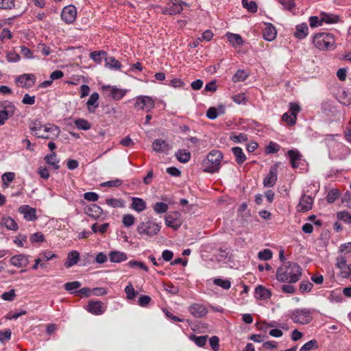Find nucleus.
Masks as SVG:
<instances>
[{"label": "nucleus", "mask_w": 351, "mask_h": 351, "mask_svg": "<svg viewBox=\"0 0 351 351\" xmlns=\"http://www.w3.org/2000/svg\"><path fill=\"white\" fill-rule=\"evenodd\" d=\"M155 106L154 100L149 96L140 95L136 97L134 107L137 110H143L146 108V111L150 112Z\"/></svg>", "instance_id": "8"}, {"label": "nucleus", "mask_w": 351, "mask_h": 351, "mask_svg": "<svg viewBox=\"0 0 351 351\" xmlns=\"http://www.w3.org/2000/svg\"><path fill=\"white\" fill-rule=\"evenodd\" d=\"M39 256L42 258V260L44 261H49L53 259V258H56L57 255L53 253L51 251H45L39 254Z\"/></svg>", "instance_id": "60"}, {"label": "nucleus", "mask_w": 351, "mask_h": 351, "mask_svg": "<svg viewBox=\"0 0 351 351\" xmlns=\"http://www.w3.org/2000/svg\"><path fill=\"white\" fill-rule=\"evenodd\" d=\"M322 16V23H326L328 24L336 23L339 21V16L332 14H328L326 12H322L320 14Z\"/></svg>", "instance_id": "31"}, {"label": "nucleus", "mask_w": 351, "mask_h": 351, "mask_svg": "<svg viewBox=\"0 0 351 351\" xmlns=\"http://www.w3.org/2000/svg\"><path fill=\"white\" fill-rule=\"evenodd\" d=\"M64 287L66 291H70L71 293H74L73 291L81 287V283L78 281H73L65 283Z\"/></svg>", "instance_id": "51"}, {"label": "nucleus", "mask_w": 351, "mask_h": 351, "mask_svg": "<svg viewBox=\"0 0 351 351\" xmlns=\"http://www.w3.org/2000/svg\"><path fill=\"white\" fill-rule=\"evenodd\" d=\"M11 335L12 331L9 328L0 330V341L4 343L5 341H9L11 338Z\"/></svg>", "instance_id": "56"}, {"label": "nucleus", "mask_w": 351, "mask_h": 351, "mask_svg": "<svg viewBox=\"0 0 351 351\" xmlns=\"http://www.w3.org/2000/svg\"><path fill=\"white\" fill-rule=\"evenodd\" d=\"M106 203L112 208L124 207V202L121 199L108 198L106 199Z\"/></svg>", "instance_id": "42"}, {"label": "nucleus", "mask_w": 351, "mask_h": 351, "mask_svg": "<svg viewBox=\"0 0 351 351\" xmlns=\"http://www.w3.org/2000/svg\"><path fill=\"white\" fill-rule=\"evenodd\" d=\"M122 184V180L119 179H115L114 180H110L101 184V186L107 187H117Z\"/></svg>", "instance_id": "62"}, {"label": "nucleus", "mask_w": 351, "mask_h": 351, "mask_svg": "<svg viewBox=\"0 0 351 351\" xmlns=\"http://www.w3.org/2000/svg\"><path fill=\"white\" fill-rule=\"evenodd\" d=\"M337 218L344 222L351 223V214L348 211H341L337 213Z\"/></svg>", "instance_id": "55"}, {"label": "nucleus", "mask_w": 351, "mask_h": 351, "mask_svg": "<svg viewBox=\"0 0 351 351\" xmlns=\"http://www.w3.org/2000/svg\"><path fill=\"white\" fill-rule=\"evenodd\" d=\"M176 157L179 162L186 163L191 159V153L185 149H179L176 153Z\"/></svg>", "instance_id": "33"}, {"label": "nucleus", "mask_w": 351, "mask_h": 351, "mask_svg": "<svg viewBox=\"0 0 351 351\" xmlns=\"http://www.w3.org/2000/svg\"><path fill=\"white\" fill-rule=\"evenodd\" d=\"M29 128L32 133L37 138L55 139L60 134L58 126L51 124L43 125L39 119L30 122Z\"/></svg>", "instance_id": "2"}, {"label": "nucleus", "mask_w": 351, "mask_h": 351, "mask_svg": "<svg viewBox=\"0 0 351 351\" xmlns=\"http://www.w3.org/2000/svg\"><path fill=\"white\" fill-rule=\"evenodd\" d=\"M296 119L297 115L293 113H291L290 112L284 113L282 117V121L287 122L289 125H295L296 123Z\"/></svg>", "instance_id": "40"}, {"label": "nucleus", "mask_w": 351, "mask_h": 351, "mask_svg": "<svg viewBox=\"0 0 351 351\" xmlns=\"http://www.w3.org/2000/svg\"><path fill=\"white\" fill-rule=\"evenodd\" d=\"M151 298L149 295H141L138 300V304L142 307H146L151 302Z\"/></svg>", "instance_id": "64"}, {"label": "nucleus", "mask_w": 351, "mask_h": 351, "mask_svg": "<svg viewBox=\"0 0 351 351\" xmlns=\"http://www.w3.org/2000/svg\"><path fill=\"white\" fill-rule=\"evenodd\" d=\"M16 82L23 88H30L35 83V76L33 74L25 73L17 77Z\"/></svg>", "instance_id": "13"}, {"label": "nucleus", "mask_w": 351, "mask_h": 351, "mask_svg": "<svg viewBox=\"0 0 351 351\" xmlns=\"http://www.w3.org/2000/svg\"><path fill=\"white\" fill-rule=\"evenodd\" d=\"M222 158L223 154L221 152L215 149L210 151L202 163L204 171L208 173L217 171L220 168Z\"/></svg>", "instance_id": "3"}, {"label": "nucleus", "mask_w": 351, "mask_h": 351, "mask_svg": "<svg viewBox=\"0 0 351 351\" xmlns=\"http://www.w3.org/2000/svg\"><path fill=\"white\" fill-rule=\"evenodd\" d=\"M76 128L79 130H88L90 129L91 124L87 120L84 119H76L74 121Z\"/></svg>", "instance_id": "37"}, {"label": "nucleus", "mask_w": 351, "mask_h": 351, "mask_svg": "<svg viewBox=\"0 0 351 351\" xmlns=\"http://www.w3.org/2000/svg\"><path fill=\"white\" fill-rule=\"evenodd\" d=\"M77 16V9L74 5L65 6L61 13V19L67 24L73 23Z\"/></svg>", "instance_id": "10"}, {"label": "nucleus", "mask_w": 351, "mask_h": 351, "mask_svg": "<svg viewBox=\"0 0 351 351\" xmlns=\"http://www.w3.org/2000/svg\"><path fill=\"white\" fill-rule=\"evenodd\" d=\"M280 149V146L275 143V142H270L267 147H266V152L267 154H273L278 152Z\"/></svg>", "instance_id": "58"}, {"label": "nucleus", "mask_w": 351, "mask_h": 351, "mask_svg": "<svg viewBox=\"0 0 351 351\" xmlns=\"http://www.w3.org/2000/svg\"><path fill=\"white\" fill-rule=\"evenodd\" d=\"M152 148L155 152L162 154L167 153L170 147L164 140L156 139L152 143Z\"/></svg>", "instance_id": "20"}, {"label": "nucleus", "mask_w": 351, "mask_h": 351, "mask_svg": "<svg viewBox=\"0 0 351 351\" xmlns=\"http://www.w3.org/2000/svg\"><path fill=\"white\" fill-rule=\"evenodd\" d=\"M219 339L217 336H213L210 338L209 343L213 351H218L219 349Z\"/></svg>", "instance_id": "63"}, {"label": "nucleus", "mask_w": 351, "mask_h": 351, "mask_svg": "<svg viewBox=\"0 0 351 351\" xmlns=\"http://www.w3.org/2000/svg\"><path fill=\"white\" fill-rule=\"evenodd\" d=\"M254 293L255 297L259 300H267L271 296V291L262 285H258L255 289Z\"/></svg>", "instance_id": "25"}, {"label": "nucleus", "mask_w": 351, "mask_h": 351, "mask_svg": "<svg viewBox=\"0 0 351 351\" xmlns=\"http://www.w3.org/2000/svg\"><path fill=\"white\" fill-rule=\"evenodd\" d=\"M318 348V343L317 340L312 339L304 343L299 351H309L311 350H315Z\"/></svg>", "instance_id": "43"}, {"label": "nucleus", "mask_w": 351, "mask_h": 351, "mask_svg": "<svg viewBox=\"0 0 351 351\" xmlns=\"http://www.w3.org/2000/svg\"><path fill=\"white\" fill-rule=\"evenodd\" d=\"M45 160L47 164L53 166V167L55 169H58L60 168V165H58L59 160L57 159L56 154L55 152H53L51 154L47 155L45 157Z\"/></svg>", "instance_id": "35"}, {"label": "nucleus", "mask_w": 351, "mask_h": 351, "mask_svg": "<svg viewBox=\"0 0 351 351\" xmlns=\"http://www.w3.org/2000/svg\"><path fill=\"white\" fill-rule=\"evenodd\" d=\"M107 53L104 51H95L90 53V58L97 63H101V59L105 58Z\"/></svg>", "instance_id": "39"}, {"label": "nucleus", "mask_w": 351, "mask_h": 351, "mask_svg": "<svg viewBox=\"0 0 351 351\" xmlns=\"http://www.w3.org/2000/svg\"><path fill=\"white\" fill-rule=\"evenodd\" d=\"M10 262L14 266L23 267H26L29 264V258L27 256L19 254L12 256Z\"/></svg>", "instance_id": "19"}, {"label": "nucleus", "mask_w": 351, "mask_h": 351, "mask_svg": "<svg viewBox=\"0 0 351 351\" xmlns=\"http://www.w3.org/2000/svg\"><path fill=\"white\" fill-rule=\"evenodd\" d=\"M105 66L106 67L114 71H120L122 66L121 62L113 56L108 57L106 56L105 58Z\"/></svg>", "instance_id": "26"}, {"label": "nucleus", "mask_w": 351, "mask_h": 351, "mask_svg": "<svg viewBox=\"0 0 351 351\" xmlns=\"http://www.w3.org/2000/svg\"><path fill=\"white\" fill-rule=\"evenodd\" d=\"M313 199L311 196L303 195L300 202L297 205V210L299 212H306L312 208Z\"/></svg>", "instance_id": "14"}, {"label": "nucleus", "mask_w": 351, "mask_h": 351, "mask_svg": "<svg viewBox=\"0 0 351 351\" xmlns=\"http://www.w3.org/2000/svg\"><path fill=\"white\" fill-rule=\"evenodd\" d=\"M232 153L236 157V161L239 165L243 164L246 160L245 155L244 154L242 149L239 147H234L232 148Z\"/></svg>", "instance_id": "32"}, {"label": "nucleus", "mask_w": 351, "mask_h": 351, "mask_svg": "<svg viewBox=\"0 0 351 351\" xmlns=\"http://www.w3.org/2000/svg\"><path fill=\"white\" fill-rule=\"evenodd\" d=\"M3 110H0V125H2L15 112V106L10 101H5L3 106Z\"/></svg>", "instance_id": "9"}, {"label": "nucleus", "mask_w": 351, "mask_h": 351, "mask_svg": "<svg viewBox=\"0 0 351 351\" xmlns=\"http://www.w3.org/2000/svg\"><path fill=\"white\" fill-rule=\"evenodd\" d=\"M84 211L86 215L94 219H99L103 214L102 208L95 204L86 206Z\"/></svg>", "instance_id": "17"}, {"label": "nucleus", "mask_w": 351, "mask_h": 351, "mask_svg": "<svg viewBox=\"0 0 351 351\" xmlns=\"http://www.w3.org/2000/svg\"><path fill=\"white\" fill-rule=\"evenodd\" d=\"M160 228L161 226L160 223H156L149 219H146L138 225L136 231L140 235L153 237L158 234Z\"/></svg>", "instance_id": "5"}, {"label": "nucleus", "mask_w": 351, "mask_h": 351, "mask_svg": "<svg viewBox=\"0 0 351 351\" xmlns=\"http://www.w3.org/2000/svg\"><path fill=\"white\" fill-rule=\"evenodd\" d=\"M19 211L23 215L27 221H35L37 219L36 209L28 205H23L19 208Z\"/></svg>", "instance_id": "15"}, {"label": "nucleus", "mask_w": 351, "mask_h": 351, "mask_svg": "<svg viewBox=\"0 0 351 351\" xmlns=\"http://www.w3.org/2000/svg\"><path fill=\"white\" fill-rule=\"evenodd\" d=\"M308 26L306 23H302L296 26V30L294 35L299 39L304 38L308 34Z\"/></svg>", "instance_id": "29"}, {"label": "nucleus", "mask_w": 351, "mask_h": 351, "mask_svg": "<svg viewBox=\"0 0 351 351\" xmlns=\"http://www.w3.org/2000/svg\"><path fill=\"white\" fill-rule=\"evenodd\" d=\"M242 5L246 8L250 12L255 13L257 12L258 6L255 1L248 0H242Z\"/></svg>", "instance_id": "41"}, {"label": "nucleus", "mask_w": 351, "mask_h": 351, "mask_svg": "<svg viewBox=\"0 0 351 351\" xmlns=\"http://www.w3.org/2000/svg\"><path fill=\"white\" fill-rule=\"evenodd\" d=\"M15 178V174L13 172H7L3 174L2 176V181L3 182V185L8 186V184L12 182Z\"/></svg>", "instance_id": "54"}, {"label": "nucleus", "mask_w": 351, "mask_h": 351, "mask_svg": "<svg viewBox=\"0 0 351 351\" xmlns=\"http://www.w3.org/2000/svg\"><path fill=\"white\" fill-rule=\"evenodd\" d=\"M130 208L138 213L143 212L146 208V202L142 198L132 197Z\"/></svg>", "instance_id": "24"}, {"label": "nucleus", "mask_w": 351, "mask_h": 351, "mask_svg": "<svg viewBox=\"0 0 351 351\" xmlns=\"http://www.w3.org/2000/svg\"><path fill=\"white\" fill-rule=\"evenodd\" d=\"M188 6V3L181 0H169L165 7L162 8L163 14L175 15L183 10V6Z\"/></svg>", "instance_id": "7"}, {"label": "nucleus", "mask_w": 351, "mask_h": 351, "mask_svg": "<svg viewBox=\"0 0 351 351\" xmlns=\"http://www.w3.org/2000/svg\"><path fill=\"white\" fill-rule=\"evenodd\" d=\"M287 155L290 159V162L293 168L299 167L300 160H302V154L297 149H291L287 152Z\"/></svg>", "instance_id": "23"}, {"label": "nucleus", "mask_w": 351, "mask_h": 351, "mask_svg": "<svg viewBox=\"0 0 351 351\" xmlns=\"http://www.w3.org/2000/svg\"><path fill=\"white\" fill-rule=\"evenodd\" d=\"M258 257L263 261L270 260L272 258V252L269 249H265L258 252Z\"/></svg>", "instance_id": "50"}, {"label": "nucleus", "mask_w": 351, "mask_h": 351, "mask_svg": "<svg viewBox=\"0 0 351 351\" xmlns=\"http://www.w3.org/2000/svg\"><path fill=\"white\" fill-rule=\"evenodd\" d=\"M339 196V191L337 189L330 190L326 197L327 202L330 204L333 203Z\"/></svg>", "instance_id": "57"}, {"label": "nucleus", "mask_w": 351, "mask_h": 351, "mask_svg": "<svg viewBox=\"0 0 351 351\" xmlns=\"http://www.w3.org/2000/svg\"><path fill=\"white\" fill-rule=\"evenodd\" d=\"M312 313L308 308H296L289 311V316L294 323L305 325L313 320Z\"/></svg>", "instance_id": "6"}, {"label": "nucleus", "mask_w": 351, "mask_h": 351, "mask_svg": "<svg viewBox=\"0 0 351 351\" xmlns=\"http://www.w3.org/2000/svg\"><path fill=\"white\" fill-rule=\"evenodd\" d=\"M309 25L311 27H316L321 26L322 23V16H320V19L318 16H313L309 18Z\"/></svg>", "instance_id": "59"}, {"label": "nucleus", "mask_w": 351, "mask_h": 351, "mask_svg": "<svg viewBox=\"0 0 351 351\" xmlns=\"http://www.w3.org/2000/svg\"><path fill=\"white\" fill-rule=\"evenodd\" d=\"M99 93L94 92L92 93L86 102L87 109L90 113H94L95 110L99 106Z\"/></svg>", "instance_id": "21"}, {"label": "nucleus", "mask_w": 351, "mask_h": 351, "mask_svg": "<svg viewBox=\"0 0 351 351\" xmlns=\"http://www.w3.org/2000/svg\"><path fill=\"white\" fill-rule=\"evenodd\" d=\"M1 223L8 230H16L18 229V225L16 222L12 217H3L2 219Z\"/></svg>", "instance_id": "34"}, {"label": "nucleus", "mask_w": 351, "mask_h": 351, "mask_svg": "<svg viewBox=\"0 0 351 351\" xmlns=\"http://www.w3.org/2000/svg\"><path fill=\"white\" fill-rule=\"evenodd\" d=\"M227 37L228 41L233 45L240 46L243 44V39L239 34L228 33Z\"/></svg>", "instance_id": "38"}, {"label": "nucleus", "mask_w": 351, "mask_h": 351, "mask_svg": "<svg viewBox=\"0 0 351 351\" xmlns=\"http://www.w3.org/2000/svg\"><path fill=\"white\" fill-rule=\"evenodd\" d=\"M213 283L224 289H229L231 287V282L228 280H223L221 278H215Z\"/></svg>", "instance_id": "49"}, {"label": "nucleus", "mask_w": 351, "mask_h": 351, "mask_svg": "<svg viewBox=\"0 0 351 351\" xmlns=\"http://www.w3.org/2000/svg\"><path fill=\"white\" fill-rule=\"evenodd\" d=\"M109 258L112 263H121L126 261L128 257L125 253L119 251H112L109 253Z\"/></svg>", "instance_id": "28"}, {"label": "nucleus", "mask_w": 351, "mask_h": 351, "mask_svg": "<svg viewBox=\"0 0 351 351\" xmlns=\"http://www.w3.org/2000/svg\"><path fill=\"white\" fill-rule=\"evenodd\" d=\"M14 6V0H0V9L1 10H11Z\"/></svg>", "instance_id": "53"}, {"label": "nucleus", "mask_w": 351, "mask_h": 351, "mask_svg": "<svg viewBox=\"0 0 351 351\" xmlns=\"http://www.w3.org/2000/svg\"><path fill=\"white\" fill-rule=\"evenodd\" d=\"M277 32L271 23H265V27L263 30V36L265 40L272 41L276 38Z\"/></svg>", "instance_id": "18"}, {"label": "nucleus", "mask_w": 351, "mask_h": 351, "mask_svg": "<svg viewBox=\"0 0 351 351\" xmlns=\"http://www.w3.org/2000/svg\"><path fill=\"white\" fill-rule=\"evenodd\" d=\"M189 311L193 317L197 318L202 317L208 313V310L206 306L199 304H191L189 308Z\"/></svg>", "instance_id": "16"}, {"label": "nucleus", "mask_w": 351, "mask_h": 351, "mask_svg": "<svg viewBox=\"0 0 351 351\" xmlns=\"http://www.w3.org/2000/svg\"><path fill=\"white\" fill-rule=\"evenodd\" d=\"M278 165H274L270 167L269 173L265 176L263 180V184L266 187H272L276 180L278 177Z\"/></svg>", "instance_id": "12"}, {"label": "nucleus", "mask_w": 351, "mask_h": 351, "mask_svg": "<svg viewBox=\"0 0 351 351\" xmlns=\"http://www.w3.org/2000/svg\"><path fill=\"white\" fill-rule=\"evenodd\" d=\"M313 287V284L308 280H302L300 285V291L302 293L310 292Z\"/></svg>", "instance_id": "48"}, {"label": "nucleus", "mask_w": 351, "mask_h": 351, "mask_svg": "<svg viewBox=\"0 0 351 351\" xmlns=\"http://www.w3.org/2000/svg\"><path fill=\"white\" fill-rule=\"evenodd\" d=\"M104 88L107 89L110 91V96L114 100H120L126 94V90L118 88L114 86H104Z\"/></svg>", "instance_id": "22"}, {"label": "nucleus", "mask_w": 351, "mask_h": 351, "mask_svg": "<svg viewBox=\"0 0 351 351\" xmlns=\"http://www.w3.org/2000/svg\"><path fill=\"white\" fill-rule=\"evenodd\" d=\"M135 217L131 214H125L123 216L122 223L125 227L129 228L134 224Z\"/></svg>", "instance_id": "47"}, {"label": "nucleus", "mask_w": 351, "mask_h": 351, "mask_svg": "<svg viewBox=\"0 0 351 351\" xmlns=\"http://www.w3.org/2000/svg\"><path fill=\"white\" fill-rule=\"evenodd\" d=\"M80 259V253L76 250H73L68 254L66 261L64 263V266L69 268L78 263Z\"/></svg>", "instance_id": "27"}, {"label": "nucleus", "mask_w": 351, "mask_h": 351, "mask_svg": "<svg viewBox=\"0 0 351 351\" xmlns=\"http://www.w3.org/2000/svg\"><path fill=\"white\" fill-rule=\"evenodd\" d=\"M313 43L315 47L322 51L332 50L335 48L334 36L328 32H321L315 34Z\"/></svg>", "instance_id": "4"}, {"label": "nucleus", "mask_w": 351, "mask_h": 351, "mask_svg": "<svg viewBox=\"0 0 351 351\" xmlns=\"http://www.w3.org/2000/svg\"><path fill=\"white\" fill-rule=\"evenodd\" d=\"M165 224L168 227L177 230L180 227L181 222L178 219L174 217L173 215H167L165 217Z\"/></svg>", "instance_id": "30"}, {"label": "nucleus", "mask_w": 351, "mask_h": 351, "mask_svg": "<svg viewBox=\"0 0 351 351\" xmlns=\"http://www.w3.org/2000/svg\"><path fill=\"white\" fill-rule=\"evenodd\" d=\"M86 309L93 315H99L106 311V306L101 301L90 300Z\"/></svg>", "instance_id": "11"}, {"label": "nucleus", "mask_w": 351, "mask_h": 351, "mask_svg": "<svg viewBox=\"0 0 351 351\" xmlns=\"http://www.w3.org/2000/svg\"><path fill=\"white\" fill-rule=\"evenodd\" d=\"M207 335L204 336H196V335H191L190 337V339L195 342V343L199 346V347H203L206 345L207 341Z\"/></svg>", "instance_id": "44"}, {"label": "nucleus", "mask_w": 351, "mask_h": 351, "mask_svg": "<svg viewBox=\"0 0 351 351\" xmlns=\"http://www.w3.org/2000/svg\"><path fill=\"white\" fill-rule=\"evenodd\" d=\"M154 210L158 214H162L167 211L169 206L164 202H156L154 207Z\"/></svg>", "instance_id": "46"}, {"label": "nucleus", "mask_w": 351, "mask_h": 351, "mask_svg": "<svg viewBox=\"0 0 351 351\" xmlns=\"http://www.w3.org/2000/svg\"><path fill=\"white\" fill-rule=\"evenodd\" d=\"M124 291L128 300L134 299L137 294L131 283L125 287Z\"/></svg>", "instance_id": "52"}, {"label": "nucleus", "mask_w": 351, "mask_h": 351, "mask_svg": "<svg viewBox=\"0 0 351 351\" xmlns=\"http://www.w3.org/2000/svg\"><path fill=\"white\" fill-rule=\"evenodd\" d=\"M231 139L235 143L245 142L248 140L247 134L245 133H240L239 134L233 135Z\"/></svg>", "instance_id": "61"}, {"label": "nucleus", "mask_w": 351, "mask_h": 351, "mask_svg": "<svg viewBox=\"0 0 351 351\" xmlns=\"http://www.w3.org/2000/svg\"><path fill=\"white\" fill-rule=\"evenodd\" d=\"M248 76L249 73L243 69H239L233 75L232 80L234 82H243L245 80Z\"/></svg>", "instance_id": "36"}, {"label": "nucleus", "mask_w": 351, "mask_h": 351, "mask_svg": "<svg viewBox=\"0 0 351 351\" xmlns=\"http://www.w3.org/2000/svg\"><path fill=\"white\" fill-rule=\"evenodd\" d=\"M276 279L279 282L295 283L302 276V268L295 262H284V267H280L276 271Z\"/></svg>", "instance_id": "1"}, {"label": "nucleus", "mask_w": 351, "mask_h": 351, "mask_svg": "<svg viewBox=\"0 0 351 351\" xmlns=\"http://www.w3.org/2000/svg\"><path fill=\"white\" fill-rule=\"evenodd\" d=\"M127 266L131 268H140L143 269L145 271H148V267L145 265L144 263L138 261L136 260L130 261L127 264Z\"/></svg>", "instance_id": "45"}]
</instances>
